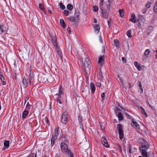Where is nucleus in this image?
I'll list each match as a JSON object with an SVG mask.
<instances>
[{
	"mask_svg": "<svg viewBox=\"0 0 157 157\" xmlns=\"http://www.w3.org/2000/svg\"><path fill=\"white\" fill-rule=\"evenodd\" d=\"M142 142L141 146L139 147V149L141 150L142 155L143 157H149L147 155L146 150L148 149L149 146L147 141L143 139H141Z\"/></svg>",
	"mask_w": 157,
	"mask_h": 157,
	"instance_id": "nucleus-1",
	"label": "nucleus"
},
{
	"mask_svg": "<svg viewBox=\"0 0 157 157\" xmlns=\"http://www.w3.org/2000/svg\"><path fill=\"white\" fill-rule=\"evenodd\" d=\"M84 70L90 71L91 67V64L88 58H86L85 63L82 64Z\"/></svg>",
	"mask_w": 157,
	"mask_h": 157,
	"instance_id": "nucleus-2",
	"label": "nucleus"
},
{
	"mask_svg": "<svg viewBox=\"0 0 157 157\" xmlns=\"http://www.w3.org/2000/svg\"><path fill=\"white\" fill-rule=\"evenodd\" d=\"M60 145L61 150L63 153H65L66 154H67V153H69V151H71L70 150H68L67 145L64 142L61 143Z\"/></svg>",
	"mask_w": 157,
	"mask_h": 157,
	"instance_id": "nucleus-3",
	"label": "nucleus"
},
{
	"mask_svg": "<svg viewBox=\"0 0 157 157\" xmlns=\"http://www.w3.org/2000/svg\"><path fill=\"white\" fill-rule=\"evenodd\" d=\"M117 129L118 131L119 138L120 139L122 140L124 138V131L123 130L122 125L121 124H118Z\"/></svg>",
	"mask_w": 157,
	"mask_h": 157,
	"instance_id": "nucleus-4",
	"label": "nucleus"
},
{
	"mask_svg": "<svg viewBox=\"0 0 157 157\" xmlns=\"http://www.w3.org/2000/svg\"><path fill=\"white\" fill-rule=\"evenodd\" d=\"M67 114L66 112H63L61 118V122L62 123L66 124L67 120Z\"/></svg>",
	"mask_w": 157,
	"mask_h": 157,
	"instance_id": "nucleus-5",
	"label": "nucleus"
},
{
	"mask_svg": "<svg viewBox=\"0 0 157 157\" xmlns=\"http://www.w3.org/2000/svg\"><path fill=\"white\" fill-rule=\"evenodd\" d=\"M52 43L56 49H58L57 48H59L58 45V44L56 38L54 36L52 37Z\"/></svg>",
	"mask_w": 157,
	"mask_h": 157,
	"instance_id": "nucleus-6",
	"label": "nucleus"
},
{
	"mask_svg": "<svg viewBox=\"0 0 157 157\" xmlns=\"http://www.w3.org/2000/svg\"><path fill=\"white\" fill-rule=\"evenodd\" d=\"M8 28L6 25H0V34H2L3 32L7 31Z\"/></svg>",
	"mask_w": 157,
	"mask_h": 157,
	"instance_id": "nucleus-7",
	"label": "nucleus"
},
{
	"mask_svg": "<svg viewBox=\"0 0 157 157\" xmlns=\"http://www.w3.org/2000/svg\"><path fill=\"white\" fill-rule=\"evenodd\" d=\"M29 78V84L31 85L34 80V75L33 72L31 71H30Z\"/></svg>",
	"mask_w": 157,
	"mask_h": 157,
	"instance_id": "nucleus-8",
	"label": "nucleus"
},
{
	"mask_svg": "<svg viewBox=\"0 0 157 157\" xmlns=\"http://www.w3.org/2000/svg\"><path fill=\"white\" fill-rule=\"evenodd\" d=\"M101 141L102 144L106 147H109V145L108 144L107 140L104 137H102Z\"/></svg>",
	"mask_w": 157,
	"mask_h": 157,
	"instance_id": "nucleus-9",
	"label": "nucleus"
},
{
	"mask_svg": "<svg viewBox=\"0 0 157 157\" xmlns=\"http://www.w3.org/2000/svg\"><path fill=\"white\" fill-rule=\"evenodd\" d=\"M55 95L58 96V98L57 99V101L58 103V105L59 106L61 107L63 105L61 100V96L59 95V96L58 94H56Z\"/></svg>",
	"mask_w": 157,
	"mask_h": 157,
	"instance_id": "nucleus-10",
	"label": "nucleus"
},
{
	"mask_svg": "<svg viewBox=\"0 0 157 157\" xmlns=\"http://www.w3.org/2000/svg\"><path fill=\"white\" fill-rule=\"evenodd\" d=\"M117 111L115 112L116 115L118 117L119 121H121L123 119V117L122 114L121 112Z\"/></svg>",
	"mask_w": 157,
	"mask_h": 157,
	"instance_id": "nucleus-11",
	"label": "nucleus"
},
{
	"mask_svg": "<svg viewBox=\"0 0 157 157\" xmlns=\"http://www.w3.org/2000/svg\"><path fill=\"white\" fill-rule=\"evenodd\" d=\"M150 53V51L149 49H147L146 50L144 53V56H143V59L146 60L147 58L148 57V56Z\"/></svg>",
	"mask_w": 157,
	"mask_h": 157,
	"instance_id": "nucleus-12",
	"label": "nucleus"
},
{
	"mask_svg": "<svg viewBox=\"0 0 157 157\" xmlns=\"http://www.w3.org/2000/svg\"><path fill=\"white\" fill-rule=\"evenodd\" d=\"M22 83L24 88H25L28 85V82L27 79L25 78H23L22 80Z\"/></svg>",
	"mask_w": 157,
	"mask_h": 157,
	"instance_id": "nucleus-13",
	"label": "nucleus"
},
{
	"mask_svg": "<svg viewBox=\"0 0 157 157\" xmlns=\"http://www.w3.org/2000/svg\"><path fill=\"white\" fill-rule=\"evenodd\" d=\"M132 126L136 128H138V127H139V124L136 122L134 121V119L133 118L132 119Z\"/></svg>",
	"mask_w": 157,
	"mask_h": 157,
	"instance_id": "nucleus-14",
	"label": "nucleus"
},
{
	"mask_svg": "<svg viewBox=\"0 0 157 157\" xmlns=\"http://www.w3.org/2000/svg\"><path fill=\"white\" fill-rule=\"evenodd\" d=\"M132 18L130 19V21L133 23H136L137 22L136 19L134 14L132 13L131 15Z\"/></svg>",
	"mask_w": 157,
	"mask_h": 157,
	"instance_id": "nucleus-15",
	"label": "nucleus"
},
{
	"mask_svg": "<svg viewBox=\"0 0 157 157\" xmlns=\"http://www.w3.org/2000/svg\"><path fill=\"white\" fill-rule=\"evenodd\" d=\"M104 59L102 58L101 56H99V59L98 60V63L101 65L104 64Z\"/></svg>",
	"mask_w": 157,
	"mask_h": 157,
	"instance_id": "nucleus-16",
	"label": "nucleus"
},
{
	"mask_svg": "<svg viewBox=\"0 0 157 157\" xmlns=\"http://www.w3.org/2000/svg\"><path fill=\"white\" fill-rule=\"evenodd\" d=\"M90 87L92 94H94L95 90V87L93 83L92 82L90 83Z\"/></svg>",
	"mask_w": 157,
	"mask_h": 157,
	"instance_id": "nucleus-17",
	"label": "nucleus"
},
{
	"mask_svg": "<svg viewBox=\"0 0 157 157\" xmlns=\"http://www.w3.org/2000/svg\"><path fill=\"white\" fill-rule=\"evenodd\" d=\"M58 49H56V51H57V53L59 57L60 58V59L62 60V56L61 54V52L60 50L59 49V48H57Z\"/></svg>",
	"mask_w": 157,
	"mask_h": 157,
	"instance_id": "nucleus-18",
	"label": "nucleus"
},
{
	"mask_svg": "<svg viewBox=\"0 0 157 157\" xmlns=\"http://www.w3.org/2000/svg\"><path fill=\"white\" fill-rule=\"evenodd\" d=\"M59 127H56L55 130V135L54 137L55 138H56V139L57 138V136L59 134Z\"/></svg>",
	"mask_w": 157,
	"mask_h": 157,
	"instance_id": "nucleus-19",
	"label": "nucleus"
},
{
	"mask_svg": "<svg viewBox=\"0 0 157 157\" xmlns=\"http://www.w3.org/2000/svg\"><path fill=\"white\" fill-rule=\"evenodd\" d=\"M134 64L138 70L140 71L142 69L140 64L138 62L136 61L135 62Z\"/></svg>",
	"mask_w": 157,
	"mask_h": 157,
	"instance_id": "nucleus-20",
	"label": "nucleus"
},
{
	"mask_svg": "<svg viewBox=\"0 0 157 157\" xmlns=\"http://www.w3.org/2000/svg\"><path fill=\"white\" fill-rule=\"evenodd\" d=\"M94 28L95 32H97L98 33L99 31L100 27L98 25H94Z\"/></svg>",
	"mask_w": 157,
	"mask_h": 157,
	"instance_id": "nucleus-21",
	"label": "nucleus"
},
{
	"mask_svg": "<svg viewBox=\"0 0 157 157\" xmlns=\"http://www.w3.org/2000/svg\"><path fill=\"white\" fill-rule=\"evenodd\" d=\"M60 23L61 25L63 28H65L66 27V25L64 22V21L63 19H60Z\"/></svg>",
	"mask_w": 157,
	"mask_h": 157,
	"instance_id": "nucleus-22",
	"label": "nucleus"
},
{
	"mask_svg": "<svg viewBox=\"0 0 157 157\" xmlns=\"http://www.w3.org/2000/svg\"><path fill=\"white\" fill-rule=\"evenodd\" d=\"M10 141L8 140L5 141L4 143V145L6 148H8L9 147Z\"/></svg>",
	"mask_w": 157,
	"mask_h": 157,
	"instance_id": "nucleus-23",
	"label": "nucleus"
},
{
	"mask_svg": "<svg viewBox=\"0 0 157 157\" xmlns=\"http://www.w3.org/2000/svg\"><path fill=\"white\" fill-rule=\"evenodd\" d=\"M29 113V112L27 110L24 111L22 113V118H25L27 116Z\"/></svg>",
	"mask_w": 157,
	"mask_h": 157,
	"instance_id": "nucleus-24",
	"label": "nucleus"
},
{
	"mask_svg": "<svg viewBox=\"0 0 157 157\" xmlns=\"http://www.w3.org/2000/svg\"><path fill=\"white\" fill-rule=\"evenodd\" d=\"M153 30V28L152 26H149L147 29L148 33L149 34L151 33Z\"/></svg>",
	"mask_w": 157,
	"mask_h": 157,
	"instance_id": "nucleus-25",
	"label": "nucleus"
},
{
	"mask_svg": "<svg viewBox=\"0 0 157 157\" xmlns=\"http://www.w3.org/2000/svg\"><path fill=\"white\" fill-rule=\"evenodd\" d=\"M67 7V9L70 11L72 10V9H73V6L71 4H68Z\"/></svg>",
	"mask_w": 157,
	"mask_h": 157,
	"instance_id": "nucleus-26",
	"label": "nucleus"
},
{
	"mask_svg": "<svg viewBox=\"0 0 157 157\" xmlns=\"http://www.w3.org/2000/svg\"><path fill=\"white\" fill-rule=\"evenodd\" d=\"M68 18L73 23H76L77 21L73 17H68Z\"/></svg>",
	"mask_w": 157,
	"mask_h": 157,
	"instance_id": "nucleus-27",
	"label": "nucleus"
},
{
	"mask_svg": "<svg viewBox=\"0 0 157 157\" xmlns=\"http://www.w3.org/2000/svg\"><path fill=\"white\" fill-rule=\"evenodd\" d=\"M140 109H141V112L144 114L146 117H147V114L145 112L144 109L142 106L140 107Z\"/></svg>",
	"mask_w": 157,
	"mask_h": 157,
	"instance_id": "nucleus-28",
	"label": "nucleus"
},
{
	"mask_svg": "<svg viewBox=\"0 0 157 157\" xmlns=\"http://www.w3.org/2000/svg\"><path fill=\"white\" fill-rule=\"evenodd\" d=\"M131 31L130 30H128L126 33L127 36L129 38H131L132 37V35H131Z\"/></svg>",
	"mask_w": 157,
	"mask_h": 157,
	"instance_id": "nucleus-29",
	"label": "nucleus"
},
{
	"mask_svg": "<svg viewBox=\"0 0 157 157\" xmlns=\"http://www.w3.org/2000/svg\"><path fill=\"white\" fill-rule=\"evenodd\" d=\"M119 13L120 16L121 17H122L124 16L123 10L122 9H120L118 11Z\"/></svg>",
	"mask_w": 157,
	"mask_h": 157,
	"instance_id": "nucleus-30",
	"label": "nucleus"
},
{
	"mask_svg": "<svg viewBox=\"0 0 157 157\" xmlns=\"http://www.w3.org/2000/svg\"><path fill=\"white\" fill-rule=\"evenodd\" d=\"M59 7H60V9H62V10H64L65 9V6H64V5H63V4H62V2H60L59 3Z\"/></svg>",
	"mask_w": 157,
	"mask_h": 157,
	"instance_id": "nucleus-31",
	"label": "nucleus"
},
{
	"mask_svg": "<svg viewBox=\"0 0 157 157\" xmlns=\"http://www.w3.org/2000/svg\"><path fill=\"white\" fill-rule=\"evenodd\" d=\"M114 42L115 45L117 47H119V45L118 44V42H119L118 40L117 39H115V40H114Z\"/></svg>",
	"mask_w": 157,
	"mask_h": 157,
	"instance_id": "nucleus-32",
	"label": "nucleus"
},
{
	"mask_svg": "<svg viewBox=\"0 0 157 157\" xmlns=\"http://www.w3.org/2000/svg\"><path fill=\"white\" fill-rule=\"evenodd\" d=\"M138 84V86L140 88V89L141 90V93L143 92V89L142 86V85L141 83V82L140 81H138L137 82Z\"/></svg>",
	"mask_w": 157,
	"mask_h": 157,
	"instance_id": "nucleus-33",
	"label": "nucleus"
},
{
	"mask_svg": "<svg viewBox=\"0 0 157 157\" xmlns=\"http://www.w3.org/2000/svg\"><path fill=\"white\" fill-rule=\"evenodd\" d=\"M154 10L155 13L157 12V0L156 2L155 3L154 6Z\"/></svg>",
	"mask_w": 157,
	"mask_h": 157,
	"instance_id": "nucleus-34",
	"label": "nucleus"
},
{
	"mask_svg": "<svg viewBox=\"0 0 157 157\" xmlns=\"http://www.w3.org/2000/svg\"><path fill=\"white\" fill-rule=\"evenodd\" d=\"M31 108V105L29 104V102H27L26 106V110H29Z\"/></svg>",
	"mask_w": 157,
	"mask_h": 157,
	"instance_id": "nucleus-35",
	"label": "nucleus"
},
{
	"mask_svg": "<svg viewBox=\"0 0 157 157\" xmlns=\"http://www.w3.org/2000/svg\"><path fill=\"white\" fill-rule=\"evenodd\" d=\"M101 13L103 15V16L104 18H106L108 17V15L107 13H105V12H104L103 11Z\"/></svg>",
	"mask_w": 157,
	"mask_h": 157,
	"instance_id": "nucleus-36",
	"label": "nucleus"
},
{
	"mask_svg": "<svg viewBox=\"0 0 157 157\" xmlns=\"http://www.w3.org/2000/svg\"><path fill=\"white\" fill-rule=\"evenodd\" d=\"M151 2L149 1L147 2L145 5L146 7L147 8H150V7L151 6Z\"/></svg>",
	"mask_w": 157,
	"mask_h": 157,
	"instance_id": "nucleus-37",
	"label": "nucleus"
},
{
	"mask_svg": "<svg viewBox=\"0 0 157 157\" xmlns=\"http://www.w3.org/2000/svg\"><path fill=\"white\" fill-rule=\"evenodd\" d=\"M98 8L97 6H93V11L95 12H97L98 11Z\"/></svg>",
	"mask_w": 157,
	"mask_h": 157,
	"instance_id": "nucleus-38",
	"label": "nucleus"
},
{
	"mask_svg": "<svg viewBox=\"0 0 157 157\" xmlns=\"http://www.w3.org/2000/svg\"><path fill=\"white\" fill-rule=\"evenodd\" d=\"M97 76L98 78L100 79L102 77V73L101 71H100V72H99L98 74L97 75Z\"/></svg>",
	"mask_w": 157,
	"mask_h": 157,
	"instance_id": "nucleus-39",
	"label": "nucleus"
},
{
	"mask_svg": "<svg viewBox=\"0 0 157 157\" xmlns=\"http://www.w3.org/2000/svg\"><path fill=\"white\" fill-rule=\"evenodd\" d=\"M0 79L1 81L5 80L2 74L1 71L0 70Z\"/></svg>",
	"mask_w": 157,
	"mask_h": 157,
	"instance_id": "nucleus-40",
	"label": "nucleus"
},
{
	"mask_svg": "<svg viewBox=\"0 0 157 157\" xmlns=\"http://www.w3.org/2000/svg\"><path fill=\"white\" fill-rule=\"evenodd\" d=\"M101 101H104L105 99V94L104 93H103L101 94Z\"/></svg>",
	"mask_w": 157,
	"mask_h": 157,
	"instance_id": "nucleus-41",
	"label": "nucleus"
},
{
	"mask_svg": "<svg viewBox=\"0 0 157 157\" xmlns=\"http://www.w3.org/2000/svg\"><path fill=\"white\" fill-rule=\"evenodd\" d=\"M70 157H74V155L71 151H69V153H67V154Z\"/></svg>",
	"mask_w": 157,
	"mask_h": 157,
	"instance_id": "nucleus-42",
	"label": "nucleus"
},
{
	"mask_svg": "<svg viewBox=\"0 0 157 157\" xmlns=\"http://www.w3.org/2000/svg\"><path fill=\"white\" fill-rule=\"evenodd\" d=\"M73 17L77 21V22L78 21L79 17L77 15L75 14Z\"/></svg>",
	"mask_w": 157,
	"mask_h": 157,
	"instance_id": "nucleus-43",
	"label": "nucleus"
},
{
	"mask_svg": "<svg viewBox=\"0 0 157 157\" xmlns=\"http://www.w3.org/2000/svg\"><path fill=\"white\" fill-rule=\"evenodd\" d=\"M54 140L55 139L53 137H52L51 140V145L52 146L54 143Z\"/></svg>",
	"mask_w": 157,
	"mask_h": 157,
	"instance_id": "nucleus-44",
	"label": "nucleus"
},
{
	"mask_svg": "<svg viewBox=\"0 0 157 157\" xmlns=\"http://www.w3.org/2000/svg\"><path fill=\"white\" fill-rule=\"evenodd\" d=\"M78 121L79 122V124H81L82 123V120L81 117L79 116L78 117Z\"/></svg>",
	"mask_w": 157,
	"mask_h": 157,
	"instance_id": "nucleus-45",
	"label": "nucleus"
},
{
	"mask_svg": "<svg viewBox=\"0 0 157 157\" xmlns=\"http://www.w3.org/2000/svg\"><path fill=\"white\" fill-rule=\"evenodd\" d=\"M129 151L130 153H132V147L131 145H129L128 146Z\"/></svg>",
	"mask_w": 157,
	"mask_h": 157,
	"instance_id": "nucleus-46",
	"label": "nucleus"
},
{
	"mask_svg": "<svg viewBox=\"0 0 157 157\" xmlns=\"http://www.w3.org/2000/svg\"><path fill=\"white\" fill-rule=\"evenodd\" d=\"M61 87L60 86L59 90V95H63V91L61 90Z\"/></svg>",
	"mask_w": 157,
	"mask_h": 157,
	"instance_id": "nucleus-47",
	"label": "nucleus"
},
{
	"mask_svg": "<svg viewBox=\"0 0 157 157\" xmlns=\"http://www.w3.org/2000/svg\"><path fill=\"white\" fill-rule=\"evenodd\" d=\"M86 76L87 77L88 76V74L89 73L90 71L84 70Z\"/></svg>",
	"mask_w": 157,
	"mask_h": 157,
	"instance_id": "nucleus-48",
	"label": "nucleus"
},
{
	"mask_svg": "<svg viewBox=\"0 0 157 157\" xmlns=\"http://www.w3.org/2000/svg\"><path fill=\"white\" fill-rule=\"evenodd\" d=\"M63 13L66 15L67 16L69 14V11L67 10H64L63 11Z\"/></svg>",
	"mask_w": 157,
	"mask_h": 157,
	"instance_id": "nucleus-49",
	"label": "nucleus"
},
{
	"mask_svg": "<svg viewBox=\"0 0 157 157\" xmlns=\"http://www.w3.org/2000/svg\"><path fill=\"white\" fill-rule=\"evenodd\" d=\"M39 7L41 10H43L44 9V6L41 4H39Z\"/></svg>",
	"mask_w": 157,
	"mask_h": 157,
	"instance_id": "nucleus-50",
	"label": "nucleus"
},
{
	"mask_svg": "<svg viewBox=\"0 0 157 157\" xmlns=\"http://www.w3.org/2000/svg\"><path fill=\"white\" fill-rule=\"evenodd\" d=\"M147 103L148 105H149V107L153 110H154L155 109V107L154 106H152L150 104V103H149L148 101H147Z\"/></svg>",
	"mask_w": 157,
	"mask_h": 157,
	"instance_id": "nucleus-51",
	"label": "nucleus"
},
{
	"mask_svg": "<svg viewBox=\"0 0 157 157\" xmlns=\"http://www.w3.org/2000/svg\"><path fill=\"white\" fill-rule=\"evenodd\" d=\"M107 24L108 26L110 27L111 25V20H109L107 21Z\"/></svg>",
	"mask_w": 157,
	"mask_h": 157,
	"instance_id": "nucleus-52",
	"label": "nucleus"
},
{
	"mask_svg": "<svg viewBox=\"0 0 157 157\" xmlns=\"http://www.w3.org/2000/svg\"><path fill=\"white\" fill-rule=\"evenodd\" d=\"M147 10H148L147 9H144L142 10V12L143 14H144L146 12Z\"/></svg>",
	"mask_w": 157,
	"mask_h": 157,
	"instance_id": "nucleus-53",
	"label": "nucleus"
},
{
	"mask_svg": "<svg viewBox=\"0 0 157 157\" xmlns=\"http://www.w3.org/2000/svg\"><path fill=\"white\" fill-rule=\"evenodd\" d=\"M2 81V84L3 85H6V81H5V79L4 80H3Z\"/></svg>",
	"mask_w": 157,
	"mask_h": 157,
	"instance_id": "nucleus-54",
	"label": "nucleus"
},
{
	"mask_svg": "<svg viewBox=\"0 0 157 157\" xmlns=\"http://www.w3.org/2000/svg\"><path fill=\"white\" fill-rule=\"evenodd\" d=\"M122 60L124 62H125L126 60L125 58L124 57L122 58Z\"/></svg>",
	"mask_w": 157,
	"mask_h": 157,
	"instance_id": "nucleus-55",
	"label": "nucleus"
},
{
	"mask_svg": "<svg viewBox=\"0 0 157 157\" xmlns=\"http://www.w3.org/2000/svg\"><path fill=\"white\" fill-rule=\"evenodd\" d=\"M28 99H29V98H25V101L24 105H25V104L26 103V102L28 100Z\"/></svg>",
	"mask_w": 157,
	"mask_h": 157,
	"instance_id": "nucleus-56",
	"label": "nucleus"
},
{
	"mask_svg": "<svg viewBox=\"0 0 157 157\" xmlns=\"http://www.w3.org/2000/svg\"><path fill=\"white\" fill-rule=\"evenodd\" d=\"M97 85L98 86L100 87L101 86V84L100 83L98 82L97 83Z\"/></svg>",
	"mask_w": 157,
	"mask_h": 157,
	"instance_id": "nucleus-57",
	"label": "nucleus"
},
{
	"mask_svg": "<svg viewBox=\"0 0 157 157\" xmlns=\"http://www.w3.org/2000/svg\"><path fill=\"white\" fill-rule=\"evenodd\" d=\"M67 30L68 31V32L69 33H71V31H70V28L69 27H68L67 29Z\"/></svg>",
	"mask_w": 157,
	"mask_h": 157,
	"instance_id": "nucleus-58",
	"label": "nucleus"
},
{
	"mask_svg": "<svg viewBox=\"0 0 157 157\" xmlns=\"http://www.w3.org/2000/svg\"><path fill=\"white\" fill-rule=\"evenodd\" d=\"M80 124V127L82 129V130H83V124L82 123L81 124Z\"/></svg>",
	"mask_w": 157,
	"mask_h": 157,
	"instance_id": "nucleus-59",
	"label": "nucleus"
},
{
	"mask_svg": "<svg viewBox=\"0 0 157 157\" xmlns=\"http://www.w3.org/2000/svg\"><path fill=\"white\" fill-rule=\"evenodd\" d=\"M28 157H34V154H32L30 155H29V156H28Z\"/></svg>",
	"mask_w": 157,
	"mask_h": 157,
	"instance_id": "nucleus-60",
	"label": "nucleus"
},
{
	"mask_svg": "<svg viewBox=\"0 0 157 157\" xmlns=\"http://www.w3.org/2000/svg\"><path fill=\"white\" fill-rule=\"evenodd\" d=\"M100 41L101 42H102L101 39V36H100V39H99Z\"/></svg>",
	"mask_w": 157,
	"mask_h": 157,
	"instance_id": "nucleus-61",
	"label": "nucleus"
},
{
	"mask_svg": "<svg viewBox=\"0 0 157 157\" xmlns=\"http://www.w3.org/2000/svg\"><path fill=\"white\" fill-rule=\"evenodd\" d=\"M33 154H34V157H37V155L36 153L34 154V153H33Z\"/></svg>",
	"mask_w": 157,
	"mask_h": 157,
	"instance_id": "nucleus-62",
	"label": "nucleus"
},
{
	"mask_svg": "<svg viewBox=\"0 0 157 157\" xmlns=\"http://www.w3.org/2000/svg\"><path fill=\"white\" fill-rule=\"evenodd\" d=\"M97 20L95 18H94V23H97Z\"/></svg>",
	"mask_w": 157,
	"mask_h": 157,
	"instance_id": "nucleus-63",
	"label": "nucleus"
},
{
	"mask_svg": "<svg viewBox=\"0 0 157 157\" xmlns=\"http://www.w3.org/2000/svg\"><path fill=\"white\" fill-rule=\"evenodd\" d=\"M55 157H59V156L57 154H56L55 156Z\"/></svg>",
	"mask_w": 157,
	"mask_h": 157,
	"instance_id": "nucleus-64",
	"label": "nucleus"
}]
</instances>
